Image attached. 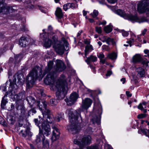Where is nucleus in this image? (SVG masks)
Instances as JSON below:
<instances>
[{
  "label": "nucleus",
  "instance_id": "423d86ee",
  "mask_svg": "<svg viewBox=\"0 0 149 149\" xmlns=\"http://www.w3.org/2000/svg\"><path fill=\"white\" fill-rule=\"evenodd\" d=\"M66 82L64 80L59 86L60 87L55 88L58 89V91L56 93V95L57 98L59 100H62L64 98L66 94V90L65 88Z\"/></svg>",
  "mask_w": 149,
  "mask_h": 149
},
{
  "label": "nucleus",
  "instance_id": "69168bd1",
  "mask_svg": "<svg viewBox=\"0 0 149 149\" xmlns=\"http://www.w3.org/2000/svg\"><path fill=\"white\" fill-rule=\"evenodd\" d=\"M30 146L31 149H35L34 146L32 144H30Z\"/></svg>",
  "mask_w": 149,
  "mask_h": 149
},
{
  "label": "nucleus",
  "instance_id": "2eb2a0df",
  "mask_svg": "<svg viewBox=\"0 0 149 149\" xmlns=\"http://www.w3.org/2000/svg\"><path fill=\"white\" fill-rule=\"evenodd\" d=\"M19 44L22 47H26L28 44L26 37L25 36L21 37L19 40Z\"/></svg>",
  "mask_w": 149,
  "mask_h": 149
},
{
  "label": "nucleus",
  "instance_id": "680f3d73",
  "mask_svg": "<svg viewBox=\"0 0 149 149\" xmlns=\"http://www.w3.org/2000/svg\"><path fill=\"white\" fill-rule=\"evenodd\" d=\"M144 52L145 54H148L149 53V50L147 49H145L144 51Z\"/></svg>",
  "mask_w": 149,
  "mask_h": 149
},
{
  "label": "nucleus",
  "instance_id": "e2e57ef3",
  "mask_svg": "<svg viewBox=\"0 0 149 149\" xmlns=\"http://www.w3.org/2000/svg\"><path fill=\"white\" fill-rule=\"evenodd\" d=\"M52 29V28L51 26H49L48 27V30H49V31H51Z\"/></svg>",
  "mask_w": 149,
  "mask_h": 149
},
{
  "label": "nucleus",
  "instance_id": "f03ea898",
  "mask_svg": "<svg viewBox=\"0 0 149 149\" xmlns=\"http://www.w3.org/2000/svg\"><path fill=\"white\" fill-rule=\"evenodd\" d=\"M49 35L48 37L46 38L44 37V46L49 47L52 44L57 53L60 55H63L64 52V47L63 45L61 44L60 42L58 40L57 36L55 35L52 36L51 40L49 39Z\"/></svg>",
  "mask_w": 149,
  "mask_h": 149
},
{
  "label": "nucleus",
  "instance_id": "864d4df0",
  "mask_svg": "<svg viewBox=\"0 0 149 149\" xmlns=\"http://www.w3.org/2000/svg\"><path fill=\"white\" fill-rule=\"evenodd\" d=\"M39 93H40L42 96H45V94L44 93L43 91L42 90L40 91L39 92H38Z\"/></svg>",
  "mask_w": 149,
  "mask_h": 149
},
{
  "label": "nucleus",
  "instance_id": "dca6fc26",
  "mask_svg": "<svg viewBox=\"0 0 149 149\" xmlns=\"http://www.w3.org/2000/svg\"><path fill=\"white\" fill-rule=\"evenodd\" d=\"M97 58L96 56L91 55L87 58V59L85 60V61L88 64H90L91 62H95L97 61Z\"/></svg>",
  "mask_w": 149,
  "mask_h": 149
},
{
  "label": "nucleus",
  "instance_id": "c03bdc74",
  "mask_svg": "<svg viewBox=\"0 0 149 149\" xmlns=\"http://www.w3.org/2000/svg\"><path fill=\"white\" fill-rule=\"evenodd\" d=\"M32 112L33 113H36V111L35 108H33L30 110L29 111V113H31V112Z\"/></svg>",
  "mask_w": 149,
  "mask_h": 149
},
{
  "label": "nucleus",
  "instance_id": "2f4dec72",
  "mask_svg": "<svg viewBox=\"0 0 149 149\" xmlns=\"http://www.w3.org/2000/svg\"><path fill=\"white\" fill-rule=\"evenodd\" d=\"M69 3L65 4L63 6V9L65 11H66L68 9L70 8V5Z\"/></svg>",
  "mask_w": 149,
  "mask_h": 149
},
{
  "label": "nucleus",
  "instance_id": "5fc2aeb1",
  "mask_svg": "<svg viewBox=\"0 0 149 149\" xmlns=\"http://www.w3.org/2000/svg\"><path fill=\"white\" fill-rule=\"evenodd\" d=\"M147 31V30L146 29H144L142 32V33L141 34V35H142L144 36L146 33V32Z\"/></svg>",
  "mask_w": 149,
  "mask_h": 149
},
{
  "label": "nucleus",
  "instance_id": "4be33fe9",
  "mask_svg": "<svg viewBox=\"0 0 149 149\" xmlns=\"http://www.w3.org/2000/svg\"><path fill=\"white\" fill-rule=\"evenodd\" d=\"M55 14L58 18H61L63 16V13L61 9L60 8H57L55 12Z\"/></svg>",
  "mask_w": 149,
  "mask_h": 149
},
{
  "label": "nucleus",
  "instance_id": "a878e982",
  "mask_svg": "<svg viewBox=\"0 0 149 149\" xmlns=\"http://www.w3.org/2000/svg\"><path fill=\"white\" fill-rule=\"evenodd\" d=\"M24 4L28 8H32L33 6L31 4L30 0H26L24 2Z\"/></svg>",
  "mask_w": 149,
  "mask_h": 149
},
{
  "label": "nucleus",
  "instance_id": "338daca9",
  "mask_svg": "<svg viewBox=\"0 0 149 149\" xmlns=\"http://www.w3.org/2000/svg\"><path fill=\"white\" fill-rule=\"evenodd\" d=\"M87 14V12L85 10L83 11V15L84 16H85Z\"/></svg>",
  "mask_w": 149,
  "mask_h": 149
},
{
  "label": "nucleus",
  "instance_id": "6ab92c4d",
  "mask_svg": "<svg viewBox=\"0 0 149 149\" xmlns=\"http://www.w3.org/2000/svg\"><path fill=\"white\" fill-rule=\"evenodd\" d=\"M26 100L31 107L33 106L36 102L35 99L31 96L27 97Z\"/></svg>",
  "mask_w": 149,
  "mask_h": 149
},
{
  "label": "nucleus",
  "instance_id": "0eeeda50",
  "mask_svg": "<svg viewBox=\"0 0 149 149\" xmlns=\"http://www.w3.org/2000/svg\"><path fill=\"white\" fill-rule=\"evenodd\" d=\"M74 142V144L78 145L80 148L83 147L85 148L86 146L91 143V138L90 136L86 135L79 141L75 139Z\"/></svg>",
  "mask_w": 149,
  "mask_h": 149
},
{
  "label": "nucleus",
  "instance_id": "774afa93",
  "mask_svg": "<svg viewBox=\"0 0 149 149\" xmlns=\"http://www.w3.org/2000/svg\"><path fill=\"white\" fill-rule=\"evenodd\" d=\"M89 20L90 22L91 23H93L94 22L93 19H89Z\"/></svg>",
  "mask_w": 149,
  "mask_h": 149
},
{
  "label": "nucleus",
  "instance_id": "3c124183",
  "mask_svg": "<svg viewBox=\"0 0 149 149\" xmlns=\"http://www.w3.org/2000/svg\"><path fill=\"white\" fill-rule=\"evenodd\" d=\"M4 120L2 117L1 116H0V123L1 124H3V122Z\"/></svg>",
  "mask_w": 149,
  "mask_h": 149
},
{
  "label": "nucleus",
  "instance_id": "e433bc0d",
  "mask_svg": "<svg viewBox=\"0 0 149 149\" xmlns=\"http://www.w3.org/2000/svg\"><path fill=\"white\" fill-rule=\"evenodd\" d=\"M86 132L88 134H91L92 132V129L91 127H88L86 130Z\"/></svg>",
  "mask_w": 149,
  "mask_h": 149
},
{
  "label": "nucleus",
  "instance_id": "4d7b16f0",
  "mask_svg": "<svg viewBox=\"0 0 149 149\" xmlns=\"http://www.w3.org/2000/svg\"><path fill=\"white\" fill-rule=\"evenodd\" d=\"M90 41L89 40H86L84 41V43L85 44L88 45H89L90 43Z\"/></svg>",
  "mask_w": 149,
  "mask_h": 149
},
{
  "label": "nucleus",
  "instance_id": "72a5a7b5",
  "mask_svg": "<svg viewBox=\"0 0 149 149\" xmlns=\"http://www.w3.org/2000/svg\"><path fill=\"white\" fill-rule=\"evenodd\" d=\"M95 31L98 33L101 34L102 32V28L100 27H95Z\"/></svg>",
  "mask_w": 149,
  "mask_h": 149
},
{
  "label": "nucleus",
  "instance_id": "8fccbe9b",
  "mask_svg": "<svg viewBox=\"0 0 149 149\" xmlns=\"http://www.w3.org/2000/svg\"><path fill=\"white\" fill-rule=\"evenodd\" d=\"M107 1L109 3H114L117 1V0H107Z\"/></svg>",
  "mask_w": 149,
  "mask_h": 149
},
{
  "label": "nucleus",
  "instance_id": "0e129e2a",
  "mask_svg": "<svg viewBox=\"0 0 149 149\" xmlns=\"http://www.w3.org/2000/svg\"><path fill=\"white\" fill-rule=\"evenodd\" d=\"M106 23V22L105 21H104L102 22H101L99 24H102V25H105Z\"/></svg>",
  "mask_w": 149,
  "mask_h": 149
},
{
  "label": "nucleus",
  "instance_id": "603ef678",
  "mask_svg": "<svg viewBox=\"0 0 149 149\" xmlns=\"http://www.w3.org/2000/svg\"><path fill=\"white\" fill-rule=\"evenodd\" d=\"M55 100L54 99H51L50 102L51 103L53 104L54 105L56 104L55 103Z\"/></svg>",
  "mask_w": 149,
  "mask_h": 149
},
{
  "label": "nucleus",
  "instance_id": "cd10ccee",
  "mask_svg": "<svg viewBox=\"0 0 149 149\" xmlns=\"http://www.w3.org/2000/svg\"><path fill=\"white\" fill-rule=\"evenodd\" d=\"M112 30V28L109 26H107L104 28V31L107 33H109L111 32Z\"/></svg>",
  "mask_w": 149,
  "mask_h": 149
},
{
  "label": "nucleus",
  "instance_id": "5701e85b",
  "mask_svg": "<svg viewBox=\"0 0 149 149\" xmlns=\"http://www.w3.org/2000/svg\"><path fill=\"white\" fill-rule=\"evenodd\" d=\"M23 58L22 55V54H19L15 56V61L16 63L19 62Z\"/></svg>",
  "mask_w": 149,
  "mask_h": 149
},
{
  "label": "nucleus",
  "instance_id": "49530a36",
  "mask_svg": "<svg viewBox=\"0 0 149 149\" xmlns=\"http://www.w3.org/2000/svg\"><path fill=\"white\" fill-rule=\"evenodd\" d=\"M147 130H148L146 129H143L141 130L142 133L146 136H148L147 135V132H148Z\"/></svg>",
  "mask_w": 149,
  "mask_h": 149
},
{
  "label": "nucleus",
  "instance_id": "412c9836",
  "mask_svg": "<svg viewBox=\"0 0 149 149\" xmlns=\"http://www.w3.org/2000/svg\"><path fill=\"white\" fill-rule=\"evenodd\" d=\"M93 48L91 45H87L85 47V55L86 57L87 55L89 53V52H91L93 50Z\"/></svg>",
  "mask_w": 149,
  "mask_h": 149
},
{
  "label": "nucleus",
  "instance_id": "6e6d98bb",
  "mask_svg": "<svg viewBox=\"0 0 149 149\" xmlns=\"http://www.w3.org/2000/svg\"><path fill=\"white\" fill-rule=\"evenodd\" d=\"M112 74V71H108L107 72V74H106V75L107 76H110Z\"/></svg>",
  "mask_w": 149,
  "mask_h": 149
},
{
  "label": "nucleus",
  "instance_id": "a211bd4d",
  "mask_svg": "<svg viewBox=\"0 0 149 149\" xmlns=\"http://www.w3.org/2000/svg\"><path fill=\"white\" fill-rule=\"evenodd\" d=\"M136 71L138 72V75L140 77H144L145 75L144 69L141 67H139L136 68Z\"/></svg>",
  "mask_w": 149,
  "mask_h": 149
},
{
  "label": "nucleus",
  "instance_id": "de8ad7c7",
  "mask_svg": "<svg viewBox=\"0 0 149 149\" xmlns=\"http://www.w3.org/2000/svg\"><path fill=\"white\" fill-rule=\"evenodd\" d=\"M107 38L106 36H104L101 39V40L103 42H106V40L107 39Z\"/></svg>",
  "mask_w": 149,
  "mask_h": 149
},
{
  "label": "nucleus",
  "instance_id": "473e14b6",
  "mask_svg": "<svg viewBox=\"0 0 149 149\" xmlns=\"http://www.w3.org/2000/svg\"><path fill=\"white\" fill-rule=\"evenodd\" d=\"M70 5V8H71L72 9L76 8L78 7L77 4L76 3H69Z\"/></svg>",
  "mask_w": 149,
  "mask_h": 149
},
{
  "label": "nucleus",
  "instance_id": "1a4fd4ad",
  "mask_svg": "<svg viewBox=\"0 0 149 149\" xmlns=\"http://www.w3.org/2000/svg\"><path fill=\"white\" fill-rule=\"evenodd\" d=\"M116 12L118 15L132 22H134L136 19V16L126 14L124 11L121 10H118Z\"/></svg>",
  "mask_w": 149,
  "mask_h": 149
},
{
  "label": "nucleus",
  "instance_id": "f704fd0d",
  "mask_svg": "<svg viewBox=\"0 0 149 149\" xmlns=\"http://www.w3.org/2000/svg\"><path fill=\"white\" fill-rule=\"evenodd\" d=\"M19 134L21 136L25 137L26 136V131H23V130H21Z\"/></svg>",
  "mask_w": 149,
  "mask_h": 149
},
{
  "label": "nucleus",
  "instance_id": "f3484780",
  "mask_svg": "<svg viewBox=\"0 0 149 149\" xmlns=\"http://www.w3.org/2000/svg\"><path fill=\"white\" fill-rule=\"evenodd\" d=\"M142 58L139 54H136L132 58L133 62L134 63L139 62L142 61Z\"/></svg>",
  "mask_w": 149,
  "mask_h": 149
},
{
  "label": "nucleus",
  "instance_id": "7ed1b4c3",
  "mask_svg": "<svg viewBox=\"0 0 149 149\" xmlns=\"http://www.w3.org/2000/svg\"><path fill=\"white\" fill-rule=\"evenodd\" d=\"M81 111L79 110H77L74 111V112L70 114H69L70 117V121L71 124L68 126L67 129L68 131L73 134L77 133L80 130L79 127L78 126L77 123L78 122H80V120L78 119L80 118L81 122L82 121V118L80 115Z\"/></svg>",
  "mask_w": 149,
  "mask_h": 149
},
{
  "label": "nucleus",
  "instance_id": "ddd939ff",
  "mask_svg": "<svg viewBox=\"0 0 149 149\" xmlns=\"http://www.w3.org/2000/svg\"><path fill=\"white\" fill-rule=\"evenodd\" d=\"M52 128L53 130L52 131V136L51 139L54 141L58 139L59 137L60 133L59 130L54 125H53Z\"/></svg>",
  "mask_w": 149,
  "mask_h": 149
},
{
  "label": "nucleus",
  "instance_id": "393cba45",
  "mask_svg": "<svg viewBox=\"0 0 149 149\" xmlns=\"http://www.w3.org/2000/svg\"><path fill=\"white\" fill-rule=\"evenodd\" d=\"M106 43L108 45H110V44H111L112 45H114L115 42L113 38H111L109 37H107L106 40Z\"/></svg>",
  "mask_w": 149,
  "mask_h": 149
},
{
  "label": "nucleus",
  "instance_id": "052dcab7",
  "mask_svg": "<svg viewBox=\"0 0 149 149\" xmlns=\"http://www.w3.org/2000/svg\"><path fill=\"white\" fill-rule=\"evenodd\" d=\"M120 81L123 82V84H124L126 81L125 79L124 78H122L121 79Z\"/></svg>",
  "mask_w": 149,
  "mask_h": 149
},
{
  "label": "nucleus",
  "instance_id": "ea45409f",
  "mask_svg": "<svg viewBox=\"0 0 149 149\" xmlns=\"http://www.w3.org/2000/svg\"><path fill=\"white\" fill-rule=\"evenodd\" d=\"M122 34L124 36H127L129 35V33L127 31L123 30L122 31Z\"/></svg>",
  "mask_w": 149,
  "mask_h": 149
},
{
  "label": "nucleus",
  "instance_id": "f8f14e48",
  "mask_svg": "<svg viewBox=\"0 0 149 149\" xmlns=\"http://www.w3.org/2000/svg\"><path fill=\"white\" fill-rule=\"evenodd\" d=\"M45 136L44 134L40 132L39 134L37 136L36 141L37 143L40 142L42 141L43 146L44 147H48L49 146V143L48 140H45Z\"/></svg>",
  "mask_w": 149,
  "mask_h": 149
},
{
  "label": "nucleus",
  "instance_id": "bf43d9fd",
  "mask_svg": "<svg viewBox=\"0 0 149 149\" xmlns=\"http://www.w3.org/2000/svg\"><path fill=\"white\" fill-rule=\"evenodd\" d=\"M89 65L90 67L91 68L93 69L94 70V72L95 73V67H94L92 65L90 64Z\"/></svg>",
  "mask_w": 149,
  "mask_h": 149
},
{
  "label": "nucleus",
  "instance_id": "9d476101",
  "mask_svg": "<svg viewBox=\"0 0 149 149\" xmlns=\"http://www.w3.org/2000/svg\"><path fill=\"white\" fill-rule=\"evenodd\" d=\"M78 97V94L76 92H74L70 95L69 98L65 99V100L68 105L71 106L77 101Z\"/></svg>",
  "mask_w": 149,
  "mask_h": 149
},
{
  "label": "nucleus",
  "instance_id": "4c0bfd02",
  "mask_svg": "<svg viewBox=\"0 0 149 149\" xmlns=\"http://www.w3.org/2000/svg\"><path fill=\"white\" fill-rule=\"evenodd\" d=\"M102 47L103 49H104L106 51H108L110 50V48L108 46L104 45H103Z\"/></svg>",
  "mask_w": 149,
  "mask_h": 149
},
{
  "label": "nucleus",
  "instance_id": "6e6552de",
  "mask_svg": "<svg viewBox=\"0 0 149 149\" xmlns=\"http://www.w3.org/2000/svg\"><path fill=\"white\" fill-rule=\"evenodd\" d=\"M137 10L140 13H146L149 14V3L148 0L140 1L137 5Z\"/></svg>",
  "mask_w": 149,
  "mask_h": 149
},
{
  "label": "nucleus",
  "instance_id": "9b49d317",
  "mask_svg": "<svg viewBox=\"0 0 149 149\" xmlns=\"http://www.w3.org/2000/svg\"><path fill=\"white\" fill-rule=\"evenodd\" d=\"M42 132L46 136L50 135L51 133V129L49 125L45 121L41 125Z\"/></svg>",
  "mask_w": 149,
  "mask_h": 149
},
{
  "label": "nucleus",
  "instance_id": "a18cd8bd",
  "mask_svg": "<svg viewBox=\"0 0 149 149\" xmlns=\"http://www.w3.org/2000/svg\"><path fill=\"white\" fill-rule=\"evenodd\" d=\"M138 108L141 110H143V107L142 104L141 103L138 105Z\"/></svg>",
  "mask_w": 149,
  "mask_h": 149
},
{
  "label": "nucleus",
  "instance_id": "20e7f679",
  "mask_svg": "<svg viewBox=\"0 0 149 149\" xmlns=\"http://www.w3.org/2000/svg\"><path fill=\"white\" fill-rule=\"evenodd\" d=\"M41 103L42 104L40 105V102L39 101H37V105L42 111L43 118H46V121L48 123H51L54 120L53 116L51 114L50 111L47 108V102L45 101H43ZM61 118L62 115L59 114L55 117V120L57 122H59Z\"/></svg>",
  "mask_w": 149,
  "mask_h": 149
},
{
  "label": "nucleus",
  "instance_id": "13d9d810",
  "mask_svg": "<svg viewBox=\"0 0 149 149\" xmlns=\"http://www.w3.org/2000/svg\"><path fill=\"white\" fill-rule=\"evenodd\" d=\"M40 10H41V11L43 13H45L47 12V11L46 10H45V9L44 8H40Z\"/></svg>",
  "mask_w": 149,
  "mask_h": 149
},
{
  "label": "nucleus",
  "instance_id": "39448f33",
  "mask_svg": "<svg viewBox=\"0 0 149 149\" xmlns=\"http://www.w3.org/2000/svg\"><path fill=\"white\" fill-rule=\"evenodd\" d=\"M42 74V70L39 66H37L33 68L26 78V87L29 88L31 87L36 80Z\"/></svg>",
  "mask_w": 149,
  "mask_h": 149
},
{
  "label": "nucleus",
  "instance_id": "58836bf2",
  "mask_svg": "<svg viewBox=\"0 0 149 149\" xmlns=\"http://www.w3.org/2000/svg\"><path fill=\"white\" fill-rule=\"evenodd\" d=\"M85 149H97V148L96 146H91L85 147Z\"/></svg>",
  "mask_w": 149,
  "mask_h": 149
},
{
  "label": "nucleus",
  "instance_id": "37998d69",
  "mask_svg": "<svg viewBox=\"0 0 149 149\" xmlns=\"http://www.w3.org/2000/svg\"><path fill=\"white\" fill-rule=\"evenodd\" d=\"M149 62V61L147 60H146L143 61L142 63L143 64H145L147 66H148V63Z\"/></svg>",
  "mask_w": 149,
  "mask_h": 149
},
{
  "label": "nucleus",
  "instance_id": "09e8293b",
  "mask_svg": "<svg viewBox=\"0 0 149 149\" xmlns=\"http://www.w3.org/2000/svg\"><path fill=\"white\" fill-rule=\"evenodd\" d=\"M126 94L127 96L128 97H131L132 96V94L129 91H126Z\"/></svg>",
  "mask_w": 149,
  "mask_h": 149
},
{
  "label": "nucleus",
  "instance_id": "c9c22d12",
  "mask_svg": "<svg viewBox=\"0 0 149 149\" xmlns=\"http://www.w3.org/2000/svg\"><path fill=\"white\" fill-rule=\"evenodd\" d=\"M146 116V114H145L141 113L138 115L137 118L139 119L142 118Z\"/></svg>",
  "mask_w": 149,
  "mask_h": 149
},
{
  "label": "nucleus",
  "instance_id": "a19ab883",
  "mask_svg": "<svg viewBox=\"0 0 149 149\" xmlns=\"http://www.w3.org/2000/svg\"><path fill=\"white\" fill-rule=\"evenodd\" d=\"M97 56L100 60L104 58V55L103 54L100 53L99 55H97Z\"/></svg>",
  "mask_w": 149,
  "mask_h": 149
},
{
  "label": "nucleus",
  "instance_id": "7c9ffc66",
  "mask_svg": "<svg viewBox=\"0 0 149 149\" xmlns=\"http://www.w3.org/2000/svg\"><path fill=\"white\" fill-rule=\"evenodd\" d=\"M98 14V12L96 10H94L93 13L91 14L92 17L93 18L96 17Z\"/></svg>",
  "mask_w": 149,
  "mask_h": 149
},
{
  "label": "nucleus",
  "instance_id": "4468645a",
  "mask_svg": "<svg viewBox=\"0 0 149 149\" xmlns=\"http://www.w3.org/2000/svg\"><path fill=\"white\" fill-rule=\"evenodd\" d=\"M92 100L89 98H86L82 102L81 108L83 110H87L91 105Z\"/></svg>",
  "mask_w": 149,
  "mask_h": 149
},
{
  "label": "nucleus",
  "instance_id": "c756f323",
  "mask_svg": "<svg viewBox=\"0 0 149 149\" xmlns=\"http://www.w3.org/2000/svg\"><path fill=\"white\" fill-rule=\"evenodd\" d=\"M16 108L17 110H21L22 111L24 110V107L22 104L19 105L17 104Z\"/></svg>",
  "mask_w": 149,
  "mask_h": 149
},
{
  "label": "nucleus",
  "instance_id": "c85d7f7f",
  "mask_svg": "<svg viewBox=\"0 0 149 149\" xmlns=\"http://www.w3.org/2000/svg\"><path fill=\"white\" fill-rule=\"evenodd\" d=\"M136 37L135 35L133 34L132 36V38L130 39V40L128 41L127 42V43H129L130 47L132 46L131 43L132 42H134L135 41L134 38Z\"/></svg>",
  "mask_w": 149,
  "mask_h": 149
},
{
  "label": "nucleus",
  "instance_id": "aec40b11",
  "mask_svg": "<svg viewBox=\"0 0 149 149\" xmlns=\"http://www.w3.org/2000/svg\"><path fill=\"white\" fill-rule=\"evenodd\" d=\"M134 22H138L139 23L147 22L149 23V19H147L146 17H143L140 18H138L136 16V19Z\"/></svg>",
  "mask_w": 149,
  "mask_h": 149
},
{
  "label": "nucleus",
  "instance_id": "f257e3e1",
  "mask_svg": "<svg viewBox=\"0 0 149 149\" xmlns=\"http://www.w3.org/2000/svg\"><path fill=\"white\" fill-rule=\"evenodd\" d=\"M54 63L53 61H50L48 63L47 67H46L43 73L44 76L47 73H49L46 77L44 80V83L47 85L50 86L52 87V89L54 90L55 88L60 87L59 84L63 81L65 79L58 80L56 81L55 77L57 73L60 72L64 70L66 66L64 63L60 60H57L56 66L54 69L52 68V66Z\"/></svg>",
  "mask_w": 149,
  "mask_h": 149
},
{
  "label": "nucleus",
  "instance_id": "79ce46f5",
  "mask_svg": "<svg viewBox=\"0 0 149 149\" xmlns=\"http://www.w3.org/2000/svg\"><path fill=\"white\" fill-rule=\"evenodd\" d=\"M100 62L101 63L103 64L106 63L107 65H108V63L106 61V59H101L100 60Z\"/></svg>",
  "mask_w": 149,
  "mask_h": 149
},
{
  "label": "nucleus",
  "instance_id": "bb28decb",
  "mask_svg": "<svg viewBox=\"0 0 149 149\" xmlns=\"http://www.w3.org/2000/svg\"><path fill=\"white\" fill-rule=\"evenodd\" d=\"M5 97V96H4V97L2 98L1 104V107L3 109H4V106L6 105L7 101L6 100L4 99Z\"/></svg>",
  "mask_w": 149,
  "mask_h": 149
},
{
  "label": "nucleus",
  "instance_id": "b1692460",
  "mask_svg": "<svg viewBox=\"0 0 149 149\" xmlns=\"http://www.w3.org/2000/svg\"><path fill=\"white\" fill-rule=\"evenodd\" d=\"M107 57L112 60H114L116 58L117 54L116 53L113 52L109 54L107 56Z\"/></svg>",
  "mask_w": 149,
  "mask_h": 149
}]
</instances>
